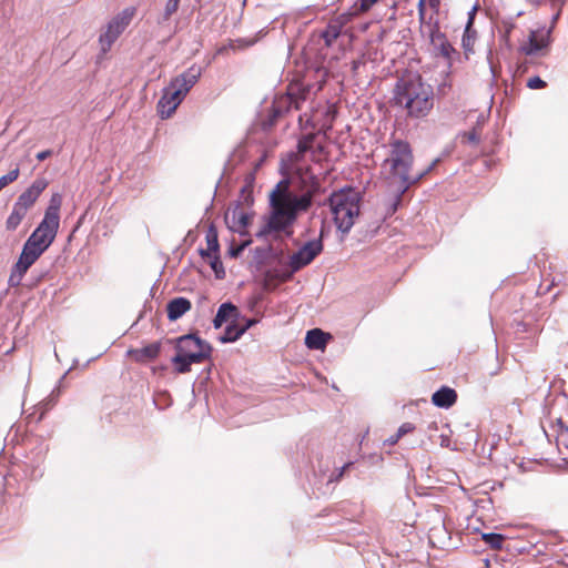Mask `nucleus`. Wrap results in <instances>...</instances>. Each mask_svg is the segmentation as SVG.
I'll return each mask as SVG.
<instances>
[{
  "instance_id": "f257e3e1",
  "label": "nucleus",
  "mask_w": 568,
  "mask_h": 568,
  "mask_svg": "<svg viewBox=\"0 0 568 568\" xmlns=\"http://www.w3.org/2000/svg\"><path fill=\"white\" fill-rule=\"evenodd\" d=\"M271 214L256 233L257 237H265L272 232L290 227L296 220L298 212L306 211L312 197L310 194L297 196L288 190L285 181L277 183L270 194Z\"/></svg>"
},
{
  "instance_id": "f03ea898",
  "label": "nucleus",
  "mask_w": 568,
  "mask_h": 568,
  "mask_svg": "<svg viewBox=\"0 0 568 568\" xmlns=\"http://www.w3.org/2000/svg\"><path fill=\"white\" fill-rule=\"evenodd\" d=\"M388 146V155L382 164V175L388 182L389 186L393 187L396 194L397 205L400 201V196L408 190L410 184L419 181L425 174L433 170L436 162L432 163L425 172L412 180L409 171L414 162V156L410 145L402 140H393Z\"/></svg>"
},
{
  "instance_id": "7ed1b4c3",
  "label": "nucleus",
  "mask_w": 568,
  "mask_h": 568,
  "mask_svg": "<svg viewBox=\"0 0 568 568\" xmlns=\"http://www.w3.org/2000/svg\"><path fill=\"white\" fill-rule=\"evenodd\" d=\"M59 226L60 225L42 219V221L23 244L21 254L11 268V273L8 280L10 287H17L21 284L22 278L28 270L53 243L58 234Z\"/></svg>"
},
{
  "instance_id": "20e7f679",
  "label": "nucleus",
  "mask_w": 568,
  "mask_h": 568,
  "mask_svg": "<svg viewBox=\"0 0 568 568\" xmlns=\"http://www.w3.org/2000/svg\"><path fill=\"white\" fill-rule=\"evenodd\" d=\"M395 100L409 115L425 116L433 108V89L419 75H412L397 84Z\"/></svg>"
},
{
  "instance_id": "39448f33",
  "label": "nucleus",
  "mask_w": 568,
  "mask_h": 568,
  "mask_svg": "<svg viewBox=\"0 0 568 568\" xmlns=\"http://www.w3.org/2000/svg\"><path fill=\"white\" fill-rule=\"evenodd\" d=\"M333 220L342 233H348L359 214V195L353 189H342L329 197Z\"/></svg>"
},
{
  "instance_id": "423d86ee",
  "label": "nucleus",
  "mask_w": 568,
  "mask_h": 568,
  "mask_svg": "<svg viewBox=\"0 0 568 568\" xmlns=\"http://www.w3.org/2000/svg\"><path fill=\"white\" fill-rule=\"evenodd\" d=\"M176 354L172 358L175 371L185 374L192 364H200L210 357L211 346L194 335H184L176 341Z\"/></svg>"
},
{
  "instance_id": "0eeeda50",
  "label": "nucleus",
  "mask_w": 568,
  "mask_h": 568,
  "mask_svg": "<svg viewBox=\"0 0 568 568\" xmlns=\"http://www.w3.org/2000/svg\"><path fill=\"white\" fill-rule=\"evenodd\" d=\"M136 13L135 7H128L114 16L105 26L99 37V43L103 53L108 52L116 39L129 27Z\"/></svg>"
},
{
  "instance_id": "6e6552de",
  "label": "nucleus",
  "mask_w": 568,
  "mask_h": 568,
  "mask_svg": "<svg viewBox=\"0 0 568 568\" xmlns=\"http://www.w3.org/2000/svg\"><path fill=\"white\" fill-rule=\"evenodd\" d=\"M323 250L321 240H312L306 242L297 252L290 257L291 270L282 275V281L288 280L293 273L308 265Z\"/></svg>"
},
{
  "instance_id": "1a4fd4ad",
  "label": "nucleus",
  "mask_w": 568,
  "mask_h": 568,
  "mask_svg": "<svg viewBox=\"0 0 568 568\" xmlns=\"http://www.w3.org/2000/svg\"><path fill=\"white\" fill-rule=\"evenodd\" d=\"M224 219L231 231L244 234L246 226L251 222L252 214L240 204H236L227 209Z\"/></svg>"
},
{
  "instance_id": "9d476101",
  "label": "nucleus",
  "mask_w": 568,
  "mask_h": 568,
  "mask_svg": "<svg viewBox=\"0 0 568 568\" xmlns=\"http://www.w3.org/2000/svg\"><path fill=\"white\" fill-rule=\"evenodd\" d=\"M184 97L172 88V85H168L163 89V94L158 102V112L162 119L170 118L176 110V108L181 104Z\"/></svg>"
},
{
  "instance_id": "9b49d317",
  "label": "nucleus",
  "mask_w": 568,
  "mask_h": 568,
  "mask_svg": "<svg viewBox=\"0 0 568 568\" xmlns=\"http://www.w3.org/2000/svg\"><path fill=\"white\" fill-rule=\"evenodd\" d=\"M47 186L48 181L45 179L34 180L33 183L19 195L14 204L28 212L34 205Z\"/></svg>"
},
{
  "instance_id": "f8f14e48",
  "label": "nucleus",
  "mask_w": 568,
  "mask_h": 568,
  "mask_svg": "<svg viewBox=\"0 0 568 568\" xmlns=\"http://www.w3.org/2000/svg\"><path fill=\"white\" fill-rule=\"evenodd\" d=\"M202 74L201 67L192 65L182 74L175 77L171 82L173 89L179 91L184 98L191 88L197 82Z\"/></svg>"
},
{
  "instance_id": "ddd939ff",
  "label": "nucleus",
  "mask_w": 568,
  "mask_h": 568,
  "mask_svg": "<svg viewBox=\"0 0 568 568\" xmlns=\"http://www.w3.org/2000/svg\"><path fill=\"white\" fill-rule=\"evenodd\" d=\"M161 352V343L154 342L141 348L128 351V355L138 363H146L159 356Z\"/></svg>"
},
{
  "instance_id": "4468645a",
  "label": "nucleus",
  "mask_w": 568,
  "mask_h": 568,
  "mask_svg": "<svg viewBox=\"0 0 568 568\" xmlns=\"http://www.w3.org/2000/svg\"><path fill=\"white\" fill-rule=\"evenodd\" d=\"M430 42L434 49L446 60L449 62L457 54V51L454 47L448 42L445 34L439 31L432 32Z\"/></svg>"
},
{
  "instance_id": "2eb2a0df",
  "label": "nucleus",
  "mask_w": 568,
  "mask_h": 568,
  "mask_svg": "<svg viewBox=\"0 0 568 568\" xmlns=\"http://www.w3.org/2000/svg\"><path fill=\"white\" fill-rule=\"evenodd\" d=\"M240 318V313L232 303L222 304L213 320L215 328H220L224 323H233Z\"/></svg>"
},
{
  "instance_id": "dca6fc26",
  "label": "nucleus",
  "mask_w": 568,
  "mask_h": 568,
  "mask_svg": "<svg viewBox=\"0 0 568 568\" xmlns=\"http://www.w3.org/2000/svg\"><path fill=\"white\" fill-rule=\"evenodd\" d=\"M548 44V33H539L537 31H531L529 34L528 43L523 47V51L527 55H532L539 52L541 49L546 48Z\"/></svg>"
},
{
  "instance_id": "f3484780",
  "label": "nucleus",
  "mask_w": 568,
  "mask_h": 568,
  "mask_svg": "<svg viewBox=\"0 0 568 568\" xmlns=\"http://www.w3.org/2000/svg\"><path fill=\"white\" fill-rule=\"evenodd\" d=\"M457 394L453 388L442 387L432 396V402L435 406L442 408H449L455 404Z\"/></svg>"
},
{
  "instance_id": "a211bd4d",
  "label": "nucleus",
  "mask_w": 568,
  "mask_h": 568,
  "mask_svg": "<svg viewBox=\"0 0 568 568\" xmlns=\"http://www.w3.org/2000/svg\"><path fill=\"white\" fill-rule=\"evenodd\" d=\"M191 308V302L184 297H176L169 302L166 311L170 321H176Z\"/></svg>"
},
{
  "instance_id": "6ab92c4d",
  "label": "nucleus",
  "mask_w": 568,
  "mask_h": 568,
  "mask_svg": "<svg viewBox=\"0 0 568 568\" xmlns=\"http://www.w3.org/2000/svg\"><path fill=\"white\" fill-rule=\"evenodd\" d=\"M329 338V334L320 328H314L307 332L305 344L311 349H324Z\"/></svg>"
},
{
  "instance_id": "aec40b11",
  "label": "nucleus",
  "mask_w": 568,
  "mask_h": 568,
  "mask_svg": "<svg viewBox=\"0 0 568 568\" xmlns=\"http://www.w3.org/2000/svg\"><path fill=\"white\" fill-rule=\"evenodd\" d=\"M62 205V195L53 193L50 197L49 205L45 209L43 220L60 225V209Z\"/></svg>"
},
{
  "instance_id": "412c9836",
  "label": "nucleus",
  "mask_w": 568,
  "mask_h": 568,
  "mask_svg": "<svg viewBox=\"0 0 568 568\" xmlns=\"http://www.w3.org/2000/svg\"><path fill=\"white\" fill-rule=\"evenodd\" d=\"M243 335V329H241L240 321L227 324L225 327L224 334L220 337L222 343H233L237 341Z\"/></svg>"
},
{
  "instance_id": "4be33fe9",
  "label": "nucleus",
  "mask_w": 568,
  "mask_h": 568,
  "mask_svg": "<svg viewBox=\"0 0 568 568\" xmlns=\"http://www.w3.org/2000/svg\"><path fill=\"white\" fill-rule=\"evenodd\" d=\"M28 212L13 204L12 212L6 221V229L14 231L21 224Z\"/></svg>"
},
{
  "instance_id": "5701e85b",
  "label": "nucleus",
  "mask_w": 568,
  "mask_h": 568,
  "mask_svg": "<svg viewBox=\"0 0 568 568\" xmlns=\"http://www.w3.org/2000/svg\"><path fill=\"white\" fill-rule=\"evenodd\" d=\"M219 253V241L216 233L211 229L206 234V248H201L200 254L202 257L217 254Z\"/></svg>"
},
{
  "instance_id": "b1692460",
  "label": "nucleus",
  "mask_w": 568,
  "mask_h": 568,
  "mask_svg": "<svg viewBox=\"0 0 568 568\" xmlns=\"http://www.w3.org/2000/svg\"><path fill=\"white\" fill-rule=\"evenodd\" d=\"M475 40L476 31L473 29V27L466 26L462 39V45L466 54L471 53L474 51Z\"/></svg>"
},
{
  "instance_id": "393cba45",
  "label": "nucleus",
  "mask_w": 568,
  "mask_h": 568,
  "mask_svg": "<svg viewBox=\"0 0 568 568\" xmlns=\"http://www.w3.org/2000/svg\"><path fill=\"white\" fill-rule=\"evenodd\" d=\"M203 258L210 264V266L214 271L215 276L217 278H223L224 277L225 271H224V267H223V264H222V262L220 260L219 254L207 255V256H204Z\"/></svg>"
},
{
  "instance_id": "a878e982",
  "label": "nucleus",
  "mask_w": 568,
  "mask_h": 568,
  "mask_svg": "<svg viewBox=\"0 0 568 568\" xmlns=\"http://www.w3.org/2000/svg\"><path fill=\"white\" fill-rule=\"evenodd\" d=\"M342 32L339 24L334 23L332 20L328 23L327 28L323 32V38L327 45H331L333 41H335Z\"/></svg>"
},
{
  "instance_id": "bb28decb",
  "label": "nucleus",
  "mask_w": 568,
  "mask_h": 568,
  "mask_svg": "<svg viewBox=\"0 0 568 568\" xmlns=\"http://www.w3.org/2000/svg\"><path fill=\"white\" fill-rule=\"evenodd\" d=\"M358 3H355L351 11L341 13L336 18H334L332 21L336 24H339V28L343 29V27L348 23L355 16L362 14L363 12H356V7Z\"/></svg>"
},
{
  "instance_id": "cd10ccee",
  "label": "nucleus",
  "mask_w": 568,
  "mask_h": 568,
  "mask_svg": "<svg viewBox=\"0 0 568 568\" xmlns=\"http://www.w3.org/2000/svg\"><path fill=\"white\" fill-rule=\"evenodd\" d=\"M314 138H315L314 134H307V135L303 136L298 141L297 154L295 155L296 158L298 155H303L305 152H307V151H310L312 149V144H313Z\"/></svg>"
},
{
  "instance_id": "c85d7f7f",
  "label": "nucleus",
  "mask_w": 568,
  "mask_h": 568,
  "mask_svg": "<svg viewBox=\"0 0 568 568\" xmlns=\"http://www.w3.org/2000/svg\"><path fill=\"white\" fill-rule=\"evenodd\" d=\"M180 1L181 0H168L166 1L164 12H163V16H162V19L160 22H166L170 20L172 14H174L178 11Z\"/></svg>"
},
{
  "instance_id": "c756f323",
  "label": "nucleus",
  "mask_w": 568,
  "mask_h": 568,
  "mask_svg": "<svg viewBox=\"0 0 568 568\" xmlns=\"http://www.w3.org/2000/svg\"><path fill=\"white\" fill-rule=\"evenodd\" d=\"M483 539L494 549L501 548L503 545V536L499 534H483Z\"/></svg>"
},
{
  "instance_id": "7c9ffc66",
  "label": "nucleus",
  "mask_w": 568,
  "mask_h": 568,
  "mask_svg": "<svg viewBox=\"0 0 568 568\" xmlns=\"http://www.w3.org/2000/svg\"><path fill=\"white\" fill-rule=\"evenodd\" d=\"M19 174H20L19 168H14L9 173H7L6 175H2L0 178V191L3 187H6L8 184L14 182L19 178Z\"/></svg>"
},
{
  "instance_id": "2f4dec72",
  "label": "nucleus",
  "mask_w": 568,
  "mask_h": 568,
  "mask_svg": "<svg viewBox=\"0 0 568 568\" xmlns=\"http://www.w3.org/2000/svg\"><path fill=\"white\" fill-rule=\"evenodd\" d=\"M379 0H358V6L356 7V12H367L373 6H375Z\"/></svg>"
},
{
  "instance_id": "473e14b6",
  "label": "nucleus",
  "mask_w": 568,
  "mask_h": 568,
  "mask_svg": "<svg viewBox=\"0 0 568 568\" xmlns=\"http://www.w3.org/2000/svg\"><path fill=\"white\" fill-rule=\"evenodd\" d=\"M257 40H258V37H254V38H251V39H237L232 44V48L233 49H235V48H246V47H250V45H253L254 43H256Z\"/></svg>"
},
{
  "instance_id": "72a5a7b5",
  "label": "nucleus",
  "mask_w": 568,
  "mask_h": 568,
  "mask_svg": "<svg viewBox=\"0 0 568 568\" xmlns=\"http://www.w3.org/2000/svg\"><path fill=\"white\" fill-rule=\"evenodd\" d=\"M527 87L532 90L541 89L546 87V82L541 80L539 77H534L528 80Z\"/></svg>"
},
{
  "instance_id": "f704fd0d",
  "label": "nucleus",
  "mask_w": 568,
  "mask_h": 568,
  "mask_svg": "<svg viewBox=\"0 0 568 568\" xmlns=\"http://www.w3.org/2000/svg\"><path fill=\"white\" fill-rule=\"evenodd\" d=\"M414 429L415 426L412 423H404L399 426L396 434L402 438L404 435L412 433Z\"/></svg>"
},
{
  "instance_id": "c9c22d12",
  "label": "nucleus",
  "mask_w": 568,
  "mask_h": 568,
  "mask_svg": "<svg viewBox=\"0 0 568 568\" xmlns=\"http://www.w3.org/2000/svg\"><path fill=\"white\" fill-rule=\"evenodd\" d=\"M426 1L425 0H419L418 1V4H417V10H418V18L419 20L423 22L425 20V16H426Z\"/></svg>"
},
{
  "instance_id": "e433bc0d",
  "label": "nucleus",
  "mask_w": 568,
  "mask_h": 568,
  "mask_svg": "<svg viewBox=\"0 0 568 568\" xmlns=\"http://www.w3.org/2000/svg\"><path fill=\"white\" fill-rule=\"evenodd\" d=\"M478 10V6L475 4L470 11L468 12V21H467V24L466 26H469V27H473V23H474V19H475V14Z\"/></svg>"
},
{
  "instance_id": "4c0bfd02",
  "label": "nucleus",
  "mask_w": 568,
  "mask_h": 568,
  "mask_svg": "<svg viewBox=\"0 0 568 568\" xmlns=\"http://www.w3.org/2000/svg\"><path fill=\"white\" fill-rule=\"evenodd\" d=\"M255 324L256 320L254 318L245 320L243 324L240 323L241 329H243V334Z\"/></svg>"
},
{
  "instance_id": "58836bf2",
  "label": "nucleus",
  "mask_w": 568,
  "mask_h": 568,
  "mask_svg": "<svg viewBox=\"0 0 568 568\" xmlns=\"http://www.w3.org/2000/svg\"><path fill=\"white\" fill-rule=\"evenodd\" d=\"M426 1V4L433 9L435 12H438L439 10V6H440V0H425Z\"/></svg>"
},
{
  "instance_id": "ea45409f",
  "label": "nucleus",
  "mask_w": 568,
  "mask_h": 568,
  "mask_svg": "<svg viewBox=\"0 0 568 568\" xmlns=\"http://www.w3.org/2000/svg\"><path fill=\"white\" fill-rule=\"evenodd\" d=\"M287 100L290 101V106H294L296 110L300 109V101L293 98L292 93H288Z\"/></svg>"
},
{
  "instance_id": "a19ab883",
  "label": "nucleus",
  "mask_w": 568,
  "mask_h": 568,
  "mask_svg": "<svg viewBox=\"0 0 568 568\" xmlns=\"http://www.w3.org/2000/svg\"><path fill=\"white\" fill-rule=\"evenodd\" d=\"M51 155V151L50 150H44V151H41L37 154V159L39 161H43L45 160L47 158H49Z\"/></svg>"
},
{
  "instance_id": "79ce46f5",
  "label": "nucleus",
  "mask_w": 568,
  "mask_h": 568,
  "mask_svg": "<svg viewBox=\"0 0 568 568\" xmlns=\"http://www.w3.org/2000/svg\"><path fill=\"white\" fill-rule=\"evenodd\" d=\"M399 439H400V437H399L397 434H395V435L390 436L389 438H387V439L385 440V443H386L387 445H389V446H393V445H395Z\"/></svg>"
},
{
  "instance_id": "37998d69",
  "label": "nucleus",
  "mask_w": 568,
  "mask_h": 568,
  "mask_svg": "<svg viewBox=\"0 0 568 568\" xmlns=\"http://www.w3.org/2000/svg\"><path fill=\"white\" fill-rule=\"evenodd\" d=\"M469 140L473 141V142L477 141V138H476L475 133L469 134Z\"/></svg>"
},
{
  "instance_id": "c03bdc74",
  "label": "nucleus",
  "mask_w": 568,
  "mask_h": 568,
  "mask_svg": "<svg viewBox=\"0 0 568 568\" xmlns=\"http://www.w3.org/2000/svg\"><path fill=\"white\" fill-rule=\"evenodd\" d=\"M243 246L242 247H239V250L234 251L233 252V255L237 254L240 251H242Z\"/></svg>"
},
{
  "instance_id": "a18cd8bd",
  "label": "nucleus",
  "mask_w": 568,
  "mask_h": 568,
  "mask_svg": "<svg viewBox=\"0 0 568 568\" xmlns=\"http://www.w3.org/2000/svg\"><path fill=\"white\" fill-rule=\"evenodd\" d=\"M348 465H345L344 467H342V470L339 473V476H342L343 471L345 470V468L347 467Z\"/></svg>"
}]
</instances>
